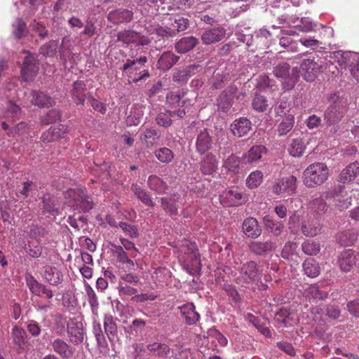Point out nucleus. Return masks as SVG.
<instances>
[{"instance_id":"28","label":"nucleus","mask_w":359,"mask_h":359,"mask_svg":"<svg viewBox=\"0 0 359 359\" xmlns=\"http://www.w3.org/2000/svg\"><path fill=\"white\" fill-rule=\"evenodd\" d=\"M198 43V40L194 36H186L175 43V50L179 53H186L191 50Z\"/></svg>"},{"instance_id":"60","label":"nucleus","mask_w":359,"mask_h":359,"mask_svg":"<svg viewBox=\"0 0 359 359\" xmlns=\"http://www.w3.org/2000/svg\"><path fill=\"white\" fill-rule=\"evenodd\" d=\"M297 248V244L294 242H287L282 250V257L285 259H289L290 256L293 255Z\"/></svg>"},{"instance_id":"7","label":"nucleus","mask_w":359,"mask_h":359,"mask_svg":"<svg viewBox=\"0 0 359 359\" xmlns=\"http://www.w3.org/2000/svg\"><path fill=\"white\" fill-rule=\"evenodd\" d=\"M117 39L127 45L145 46L151 42L149 37L130 29L119 32L117 34Z\"/></svg>"},{"instance_id":"64","label":"nucleus","mask_w":359,"mask_h":359,"mask_svg":"<svg viewBox=\"0 0 359 359\" xmlns=\"http://www.w3.org/2000/svg\"><path fill=\"white\" fill-rule=\"evenodd\" d=\"M43 211L53 215L57 212V208L53 200L50 198L44 197L43 198Z\"/></svg>"},{"instance_id":"59","label":"nucleus","mask_w":359,"mask_h":359,"mask_svg":"<svg viewBox=\"0 0 359 359\" xmlns=\"http://www.w3.org/2000/svg\"><path fill=\"white\" fill-rule=\"evenodd\" d=\"M349 170V165L342 170L339 176V181L341 183H347L355 179V175Z\"/></svg>"},{"instance_id":"13","label":"nucleus","mask_w":359,"mask_h":359,"mask_svg":"<svg viewBox=\"0 0 359 359\" xmlns=\"http://www.w3.org/2000/svg\"><path fill=\"white\" fill-rule=\"evenodd\" d=\"M212 137L209 131L205 128L200 130L196 140V151L200 155H203L212 149Z\"/></svg>"},{"instance_id":"8","label":"nucleus","mask_w":359,"mask_h":359,"mask_svg":"<svg viewBox=\"0 0 359 359\" xmlns=\"http://www.w3.org/2000/svg\"><path fill=\"white\" fill-rule=\"evenodd\" d=\"M39 72V62L35 55L32 54L27 55L23 62L21 69V76L22 79L27 82L34 80Z\"/></svg>"},{"instance_id":"16","label":"nucleus","mask_w":359,"mask_h":359,"mask_svg":"<svg viewBox=\"0 0 359 359\" xmlns=\"http://www.w3.org/2000/svg\"><path fill=\"white\" fill-rule=\"evenodd\" d=\"M11 334L13 348L18 353L22 352L28 339L25 330L15 325L12 328Z\"/></svg>"},{"instance_id":"18","label":"nucleus","mask_w":359,"mask_h":359,"mask_svg":"<svg viewBox=\"0 0 359 359\" xmlns=\"http://www.w3.org/2000/svg\"><path fill=\"white\" fill-rule=\"evenodd\" d=\"M70 93L76 104L84 105L86 100L88 97L86 82L81 80L74 81Z\"/></svg>"},{"instance_id":"23","label":"nucleus","mask_w":359,"mask_h":359,"mask_svg":"<svg viewBox=\"0 0 359 359\" xmlns=\"http://www.w3.org/2000/svg\"><path fill=\"white\" fill-rule=\"evenodd\" d=\"M334 205L340 210L349 208L352 203L351 196L344 187H340L338 191L333 195Z\"/></svg>"},{"instance_id":"6","label":"nucleus","mask_w":359,"mask_h":359,"mask_svg":"<svg viewBox=\"0 0 359 359\" xmlns=\"http://www.w3.org/2000/svg\"><path fill=\"white\" fill-rule=\"evenodd\" d=\"M67 332L69 341L78 346L83 343L84 339L83 323L77 318H70L67 323Z\"/></svg>"},{"instance_id":"10","label":"nucleus","mask_w":359,"mask_h":359,"mask_svg":"<svg viewBox=\"0 0 359 359\" xmlns=\"http://www.w3.org/2000/svg\"><path fill=\"white\" fill-rule=\"evenodd\" d=\"M321 65L311 59H305L300 66V73L308 82L313 81L320 71Z\"/></svg>"},{"instance_id":"51","label":"nucleus","mask_w":359,"mask_h":359,"mask_svg":"<svg viewBox=\"0 0 359 359\" xmlns=\"http://www.w3.org/2000/svg\"><path fill=\"white\" fill-rule=\"evenodd\" d=\"M225 195L229 200L230 205L235 206L241 203L242 194L237 188L229 190L225 193Z\"/></svg>"},{"instance_id":"20","label":"nucleus","mask_w":359,"mask_h":359,"mask_svg":"<svg viewBox=\"0 0 359 359\" xmlns=\"http://www.w3.org/2000/svg\"><path fill=\"white\" fill-rule=\"evenodd\" d=\"M356 264V257L353 250L343 251L339 257V265L344 272H349Z\"/></svg>"},{"instance_id":"31","label":"nucleus","mask_w":359,"mask_h":359,"mask_svg":"<svg viewBox=\"0 0 359 359\" xmlns=\"http://www.w3.org/2000/svg\"><path fill=\"white\" fill-rule=\"evenodd\" d=\"M147 348L150 353L160 358H165L170 352L169 346L164 343L154 342L148 344Z\"/></svg>"},{"instance_id":"63","label":"nucleus","mask_w":359,"mask_h":359,"mask_svg":"<svg viewBox=\"0 0 359 359\" xmlns=\"http://www.w3.org/2000/svg\"><path fill=\"white\" fill-rule=\"evenodd\" d=\"M171 117L170 112L169 114L161 113L157 116L156 121L158 125L168 127L172 124Z\"/></svg>"},{"instance_id":"33","label":"nucleus","mask_w":359,"mask_h":359,"mask_svg":"<svg viewBox=\"0 0 359 359\" xmlns=\"http://www.w3.org/2000/svg\"><path fill=\"white\" fill-rule=\"evenodd\" d=\"M160 137L158 130L154 128H149L144 131L140 139L147 147H151L158 142Z\"/></svg>"},{"instance_id":"34","label":"nucleus","mask_w":359,"mask_h":359,"mask_svg":"<svg viewBox=\"0 0 359 359\" xmlns=\"http://www.w3.org/2000/svg\"><path fill=\"white\" fill-rule=\"evenodd\" d=\"M104 327L105 333L111 342L118 339V328L112 316H107L104 317Z\"/></svg>"},{"instance_id":"43","label":"nucleus","mask_w":359,"mask_h":359,"mask_svg":"<svg viewBox=\"0 0 359 359\" xmlns=\"http://www.w3.org/2000/svg\"><path fill=\"white\" fill-rule=\"evenodd\" d=\"M161 206L163 209L170 215L177 214L176 201L171 196L162 197L161 198Z\"/></svg>"},{"instance_id":"57","label":"nucleus","mask_w":359,"mask_h":359,"mask_svg":"<svg viewBox=\"0 0 359 359\" xmlns=\"http://www.w3.org/2000/svg\"><path fill=\"white\" fill-rule=\"evenodd\" d=\"M157 295L154 292L142 293L140 294H135L132 297L131 300L137 303H143L147 301H154L156 299Z\"/></svg>"},{"instance_id":"22","label":"nucleus","mask_w":359,"mask_h":359,"mask_svg":"<svg viewBox=\"0 0 359 359\" xmlns=\"http://www.w3.org/2000/svg\"><path fill=\"white\" fill-rule=\"evenodd\" d=\"M243 233L249 238H256L262 233V228L254 217H248L243 222Z\"/></svg>"},{"instance_id":"38","label":"nucleus","mask_w":359,"mask_h":359,"mask_svg":"<svg viewBox=\"0 0 359 359\" xmlns=\"http://www.w3.org/2000/svg\"><path fill=\"white\" fill-rule=\"evenodd\" d=\"M303 269L305 274L310 278L317 277L320 274L318 263L313 259H307L303 263Z\"/></svg>"},{"instance_id":"46","label":"nucleus","mask_w":359,"mask_h":359,"mask_svg":"<svg viewBox=\"0 0 359 359\" xmlns=\"http://www.w3.org/2000/svg\"><path fill=\"white\" fill-rule=\"evenodd\" d=\"M310 205L311 210L320 215L325 213L328 209L327 203L322 198L313 199L311 201Z\"/></svg>"},{"instance_id":"3","label":"nucleus","mask_w":359,"mask_h":359,"mask_svg":"<svg viewBox=\"0 0 359 359\" xmlns=\"http://www.w3.org/2000/svg\"><path fill=\"white\" fill-rule=\"evenodd\" d=\"M66 203L75 210L88 212L93 208V203L81 189H69L65 192Z\"/></svg>"},{"instance_id":"32","label":"nucleus","mask_w":359,"mask_h":359,"mask_svg":"<svg viewBox=\"0 0 359 359\" xmlns=\"http://www.w3.org/2000/svg\"><path fill=\"white\" fill-rule=\"evenodd\" d=\"M266 152V149L263 145H255L252 147L246 154L244 159L248 163H256L259 161L262 155Z\"/></svg>"},{"instance_id":"47","label":"nucleus","mask_w":359,"mask_h":359,"mask_svg":"<svg viewBox=\"0 0 359 359\" xmlns=\"http://www.w3.org/2000/svg\"><path fill=\"white\" fill-rule=\"evenodd\" d=\"M302 250L306 255L312 256L320 252V246L318 242L306 241L302 243Z\"/></svg>"},{"instance_id":"26","label":"nucleus","mask_w":359,"mask_h":359,"mask_svg":"<svg viewBox=\"0 0 359 359\" xmlns=\"http://www.w3.org/2000/svg\"><path fill=\"white\" fill-rule=\"evenodd\" d=\"M249 248L252 252L258 255H262L268 252L275 250L276 244L271 241L264 242L254 241L250 244Z\"/></svg>"},{"instance_id":"55","label":"nucleus","mask_w":359,"mask_h":359,"mask_svg":"<svg viewBox=\"0 0 359 359\" xmlns=\"http://www.w3.org/2000/svg\"><path fill=\"white\" fill-rule=\"evenodd\" d=\"M93 332L96 338L97 344L100 346H107V342L103 334L101 325L100 323H94Z\"/></svg>"},{"instance_id":"37","label":"nucleus","mask_w":359,"mask_h":359,"mask_svg":"<svg viewBox=\"0 0 359 359\" xmlns=\"http://www.w3.org/2000/svg\"><path fill=\"white\" fill-rule=\"evenodd\" d=\"M321 230L320 224L315 220H309L302 226V231L304 235L308 237L317 236Z\"/></svg>"},{"instance_id":"1","label":"nucleus","mask_w":359,"mask_h":359,"mask_svg":"<svg viewBox=\"0 0 359 359\" xmlns=\"http://www.w3.org/2000/svg\"><path fill=\"white\" fill-rule=\"evenodd\" d=\"M180 260L184 264L187 271L190 274H195L201 269V255L196 243L188 239L182 241L180 245Z\"/></svg>"},{"instance_id":"27","label":"nucleus","mask_w":359,"mask_h":359,"mask_svg":"<svg viewBox=\"0 0 359 359\" xmlns=\"http://www.w3.org/2000/svg\"><path fill=\"white\" fill-rule=\"evenodd\" d=\"M180 60V57L171 51L164 52L159 57L157 67L158 69L166 71L170 69Z\"/></svg>"},{"instance_id":"42","label":"nucleus","mask_w":359,"mask_h":359,"mask_svg":"<svg viewBox=\"0 0 359 359\" xmlns=\"http://www.w3.org/2000/svg\"><path fill=\"white\" fill-rule=\"evenodd\" d=\"M264 222L266 227L270 229L271 232L275 236H278L281 234L284 227L282 223L274 221L270 215H266L264 217Z\"/></svg>"},{"instance_id":"36","label":"nucleus","mask_w":359,"mask_h":359,"mask_svg":"<svg viewBox=\"0 0 359 359\" xmlns=\"http://www.w3.org/2000/svg\"><path fill=\"white\" fill-rule=\"evenodd\" d=\"M62 277L61 272L56 267L51 266H45L44 278L50 284L57 285L62 282Z\"/></svg>"},{"instance_id":"45","label":"nucleus","mask_w":359,"mask_h":359,"mask_svg":"<svg viewBox=\"0 0 359 359\" xmlns=\"http://www.w3.org/2000/svg\"><path fill=\"white\" fill-rule=\"evenodd\" d=\"M263 181V174L259 170L251 172L246 180V184L248 188H257Z\"/></svg>"},{"instance_id":"54","label":"nucleus","mask_w":359,"mask_h":359,"mask_svg":"<svg viewBox=\"0 0 359 359\" xmlns=\"http://www.w3.org/2000/svg\"><path fill=\"white\" fill-rule=\"evenodd\" d=\"M118 226L131 238H137L139 236L138 229L134 225L121 222L118 223Z\"/></svg>"},{"instance_id":"29","label":"nucleus","mask_w":359,"mask_h":359,"mask_svg":"<svg viewBox=\"0 0 359 359\" xmlns=\"http://www.w3.org/2000/svg\"><path fill=\"white\" fill-rule=\"evenodd\" d=\"M148 187L157 194H164L168 189L167 183L160 177L151 175L148 177Z\"/></svg>"},{"instance_id":"40","label":"nucleus","mask_w":359,"mask_h":359,"mask_svg":"<svg viewBox=\"0 0 359 359\" xmlns=\"http://www.w3.org/2000/svg\"><path fill=\"white\" fill-rule=\"evenodd\" d=\"M343 114L339 111L335 105L330 106L325 112V119L328 126H331L339 122Z\"/></svg>"},{"instance_id":"25","label":"nucleus","mask_w":359,"mask_h":359,"mask_svg":"<svg viewBox=\"0 0 359 359\" xmlns=\"http://www.w3.org/2000/svg\"><path fill=\"white\" fill-rule=\"evenodd\" d=\"M218 166V161L212 153H208L201 160L200 163V170L204 175H212L213 174Z\"/></svg>"},{"instance_id":"58","label":"nucleus","mask_w":359,"mask_h":359,"mask_svg":"<svg viewBox=\"0 0 359 359\" xmlns=\"http://www.w3.org/2000/svg\"><path fill=\"white\" fill-rule=\"evenodd\" d=\"M114 248L113 254L116 256L117 262L122 264H124L125 261L129 258L128 253L122 246L114 245Z\"/></svg>"},{"instance_id":"19","label":"nucleus","mask_w":359,"mask_h":359,"mask_svg":"<svg viewBox=\"0 0 359 359\" xmlns=\"http://www.w3.org/2000/svg\"><path fill=\"white\" fill-rule=\"evenodd\" d=\"M27 285L32 293L36 296L44 297L47 299H51L53 297V292L50 289L39 283L33 277L27 280Z\"/></svg>"},{"instance_id":"17","label":"nucleus","mask_w":359,"mask_h":359,"mask_svg":"<svg viewBox=\"0 0 359 359\" xmlns=\"http://www.w3.org/2000/svg\"><path fill=\"white\" fill-rule=\"evenodd\" d=\"M133 19V11L125 8H118L111 11L107 15V20L114 25L129 23Z\"/></svg>"},{"instance_id":"5","label":"nucleus","mask_w":359,"mask_h":359,"mask_svg":"<svg viewBox=\"0 0 359 359\" xmlns=\"http://www.w3.org/2000/svg\"><path fill=\"white\" fill-rule=\"evenodd\" d=\"M147 62L145 56L140 57L137 60L128 59L121 69L128 74V76L133 83H137L149 76L147 69H143L144 64Z\"/></svg>"},{"instance_id":"39","label":"nucleus","mask_w":359,"mask_h":359,"mask_svg":"<svg viewBox=\"0 0 359 359\" xmlns=\"http://www.w3.org/2000/svg\"><path fill=\"white\" fill-rule=\"evenodd\" d=\"M154 155L161 163L165 164L171 163L175 158L173 151L165 147L155 150Z\"/></svg>"},{"instance_id":"48","label":"nucleus","mask_w":359,"mask_h":359,"mask_svg":"<svg viewBox=\"0 0 359 359\" xmlns=\"http://www.w3.org/2000/svg\"><path fill=\"white\" fill-rule=\"evenodd\" d=\"M21 114L20 107L13 103V102H9L7 105V109L5 114V117L11 121H15L17 118H20V115Z\"/></svg>"},{"instance_id":"4","label":"nucleus","mask_w":359,"mask_h":359,"mask_svg":"<svg viewBox=\"0 0 359 359\" xmlns=\"http://www.w3.org/2000/svg\"><path fill=\"white\" fill-rule=\"evenodd\" d=\"M238 273L235 279L236 283L245 287L250 284L259 281L262 274L257 263L254 261L243 263L240 267Z\"/></svg>"},{"instance_id":"53","label":"nucleus","mask_w":359,"mask_h":359,"mask_svg":"<svg viewBox=\"0 0 359 359\" xmlns=\"http://www.w3.org/2000/svg\"><path fill=\"white\" fill-rule=\"evenodd\" d=\"M240 165V159L236 156L232 154L228 157V158L225 161L224 166L229 171L232 172H236L238 170Z\"/></svg>"},{"instance_id":"50","label":"nucleus","mask_w":359,"mask_h":359,"mask_svg":"<svg viewBox=\"0 0 359 359\" xmlns=\"http://www.w3.org/2000/svg\"><path fill=\"white\" fill-rule=\"evenodd\" d=\"M253 109L259 112L264 111L268 107L266 99L261 95H255L252 103Z\"/></svg>"},{"instance_id":"62","label":"nucleus","mask_w":359,"mask_h":359,"mask_svg":"<svg viewBox=\"0 0 359 359\" xmlns=\"http://www.w3.org/2000/svg\"><path fill=\"white\" fill-rule=\"evenodd\" d=\"M276 346L283 351L286 354L290 356H294L296 355V351L293 347V346L287 341H279L276 344Z\"/></svg>"},{"instance_id":"14","label":"nucleus","mask_w":359,"mask_h":359,"mask_svg":"<svg viewBox=\"0 0 359 359\" xmlns=\"http://www.w3.org/2000/svg\"><path fill=\"white\" fill-rule=\"evenodd\" d=\"M50 345L53 351L62 359H70L75 353V349L60 338L54 339Z\"/></svg>"},{"instance_id":"56","label":"nucleus","mask_w":359,"mask_h":359,"mask_svg":"<svg viewBox=\"0 0 359 359\" xmlns=\"http://www.w3.org/2000/svg\"><path fill=\"white\" fill-rule=\"evenodd\" d=\"M30 131L29 126L27 123L22 121L16 126L11 130V136L15 137L16 135L28 134Z\"/></svg>"},{"instance_id":"15","label":"nucleus","mask_w":359,"mask_h":359,"mask_svg":"<svg viewBox=\"0 0 359 359\" xmlns=\"http://www.w3.org/2000/svg\"><path fill=\"white\" fill-rule=\"evenodd\" d=\"M67 133V126L62 124H57L51 126L48 130L43 132L40 139L45 143L52 142L65 137Z\"/></svg>"},{"instance_id":"30","label":"nucleus","mask_w":359,"mask_h":359,"mask_svg":"<svg viewBox=\"0 0 359 359\" xmlns=\"http://www.w3.org/2000/svg\"><path fill=\"white\" fill-rule=\"evenodd\" d=\"M31 102L39 107H46L52 105L53 100L51 97L43 92L32 90L31 92Z\"/></svg>"},{"instance_id":"61","label":"nucleus","mask_w":359,"mask_h":359,"mask_svg":"<svg viewBox=\"0 0 359 359\" xmlns=\"http://www.w3.org/2000/svg\"><path fill=\"white\" fill-rule=\"evenodd\" d=\"M25 252L33 258H38L41 255L42 247L41 245H25Z\"/></svg>"},{"instance_id":"9","label":"nucleus","mask_w":359,"mask_h":359,"mask_svg":"<svg viewBox=\"0 0 359 359\" xmlns=\"http://www.w3.org/2000/svg\"><path fill=\"white\" fill-rule=\"evenodd\" d=\"M296 189L297 177L294 175H292L289 177L280 180L273 186L272 191L275 194L277 195L287 194L290 196L295 192Z\"/></svg>"},{"instance_id":"24","label":"nucleus","mask_w":359,"mask_h":359,"mask_svg":"<svg viewBox=\"0 0 359 359\" xmlns=\"http://www.w3.org/2000/svg\"><path fill=\"white\" fill-rule=\"evenodd\" d=\"M226 35V30L222 27H215L208 30H205L202 36L201 39L205 44H211L222 40Z\"/></svg>"},{"instance_id":"21","label":"nucleus","mask_w":359,"mask_h":359,"mask_svg":"<svg viewBox=\"0 0 359 359\" xmlns=\"http://www.w3.org/2000/svg\"><path fill=\"white\" fill-rule=\"evenodd\" d=\"M252 128V123L247 118L241 117L235 120L231 125V130L238 137L246 135Z\"/></svg>"},{"instance_id":"44","label":"nucleus","mask_w":359,"mask_h":359,"mask_svg":"<svg viewBox=\"0 0 359 359\" xmlns=\"http://www.w3.org/2000/svg\"><path fill=\"white\" fill-rule=\"evenodd\" d=\"M294 123V118L292 114H288L279 124L278 131L279 135H285L289 133L293 128Z\"/></svg>"},{"instance_id":"12","label":"nucleus","mask_w":359,"mask_h":359,"mask_svg":"<svg viewBox=\"0 0 359 359\" xmlns=\"http://www.w3.org/2000/svg\"><path fill=\"white\" fill-rule=\"evenodd\" d=\"M184 323L187 325H194L199 321L200 314L196 311V306L192 302H189L178 307Z\"/></svg>"},{"instance_id":"2","label":"nucleus","mask_w":359,"mask_h":359,"mask_svg":"<svg viewBox=\"0 0 359 359\" xmlns=\"http://www.w3.org/2000/svg\"><path fill=\"white\" fill-rule=\"evenodd\" d=\"M328 177V168L323 163L311 164L303 174L304 184L309 188L323 184Z\"/></svg>"},{"instance_id":"11","label":"nucleus","mask_w":359,"mask_h":359,"mask_svg":"<svg viewBox=\"0 0 359 359\" xmlns=\"http://www.w3.org/2000/svg\"><path fill=\"white\" fill-rule=\"evenodd\" d=\"M237 91L236 86H231L226 88L217 98V107L219 111L228 113L233 104V99Z\"/></svg>"},{"instance_id":"41","label":"nucleus","mask_w":359,"mask_h":359,"mask_svg":"<svg viewBox=\"0 0 359 359\" xmlns=\"http://www.w3.org/2000/svg\"><path fill=\"white\" fill-rule=\"evenodd\" d=\"M306 146L301 138L293 139L289 146L288 151L290 155L299 157L303 155Z\"/></svg>"},{"instance_id":"52","label":"nucleus","mask_w":359,"mask_h":359,"mask_svg":"<svg viewBox=\"0 0 359 359\" xmlns=\"http://www.w3.org/2000/svg\"><path fill=\"white\" fill-rule=\"evenodd\" d=\"M290 68L287 62L279 63L273 68V74L277 78L286 79L289 76Z\"/></svg>"},{"instance_id":"35","label":"nucleus","mask_w":359,"mask_h":359,"mask_svg":"<svg viewBox=\"0 0 359 359\" xmlns=\"http://www.w3.org/2000/svg\"><path fill=\"white\" fill-rule=\"evenodd\" d=\"M131 190L144 205L149 207L153 208L154 203L150 196V194L144 189H142L137 184H133L131 186Z\"/></svg>"},{"instance_id":"49","label":"nucleus","mask_w":359,"mask_h":359,"mask_svg":"<svg viewBox=\"0 0 359 359\" xmlns=\"http://www.w3.org/2000/svg\"><path fill=\"white\" fill-rule=\"evenodd\" d=\"M306 293L307 297L314 300L323 299L326 297V294L320 291L316 285H309L306 290Z\"/></svg>"}]
</instances>
